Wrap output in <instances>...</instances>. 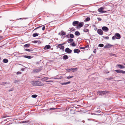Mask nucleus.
Masks as SVG:
<instances>
[{"label": "nucleus", "mask_w": 125, "mask_h": 125, "mask_svg": "<svg viewBox=\"0 0 125 125\" xmlns=\"http://www.w3.org/2000/svg\"><path fill=\"white\" fill-rule=\"evenodd\" d=\"M31 83L34 86H42L43 85V84L39 81H32Z\"/></svg>", "instance_id": "f257e3e1"}, {"label": "nucleus", "mask_w": 125, "mask_h": 125, "mask_svg": "<svg viewBox=\"0 0 125 125\" xmlns=\"http://www.w3.org/2000/svg\"><path fill=\"white\" fill-rule=\"evenodd\" d=\"M42 70V68L41 67H39L37 69H35L33 70V73H35L40 72Z\"/></svg>", "instance_id": "f03ea898"}, {"label": "nucleus", "mask_w": 125, "mask_h": 125, "mask_svg": "<svg viewBox=\"0 0 125 125\" xmlns=\"http://www.w3.org/2000/svg\"><path fill=\"white\" fill-rule=\"evenodd\" d=\"M108 92L107 91H102L99 92L98 93V94L99 95H103L104 94L108 93Z\"/></svg>", "instance_id": "7ed1b4c3"}, {"label": "nucleus", "mask_w": 125, "mask_h": 125, "mask_svg": "<svg viewBox=\"0 0 125 125\" xmlns=\"http://www.w3.org/2000/svg\"><path fill=\"white\" fill-rule=\"evenodd\" d=\"M112 46H114V45L110 43H107L106 44V45L104 46V48H110Z\"/></svg>", "instance_id": "20e7f679"}, {"label": "nucleus", "mask_w": 125, "mask_h": 125, "mask_svg": "<svg viewBox=\"0 0 125 125\" xmlns=\"http://www.w3.org/2000/svg\"><path fill=\"white\" fill-rule=\"evenodd\" d=\"M104 9L102 7H100L98 9V11L99 12L102 13H105L106 12V11L103 10H104Z\"/></svg>", "instance_id": "39448f33"}, {"label": "nucleus", "mask_w": 125, "mask_h": 125, "mask_svg": "<svg viewBox=\"0 0 125 125\" xmlns=\"http://www.w3.org/2000/svg\"><path fill=\"white\" fill-rule=\"evenodd\" d=\"M57 47L61 50H63L64 48V46L62 45V44H58L57 46Z\"/></svg>", "instance_id": "423d86ee"}, {"label": "nucleus", "mask_w": 125, "mask_h": 125, "mask_svg": "<svg viewBox=\"0 0 125 125\" xmlns=\"http://www.w3.org/2000/svg\"><path fill=\"white\" fill-rule=\"evenodd\" d=\"M65 52L68 53H70L72 52V50L69 48H67L65 49Z\"/></svg>", "instance_id": "0eeeda50"}, {"label": "nucleus", "mask_w": 125, "mask_h": 125, "mask_svg": "<svg viewBox=\"0 0 125 125\" xmlns=\"http://www.w3.org/2000/svg\"><path fill=\"white\" fill-rule=\"evenodd\" d=\"M102 29L103 31L105 32H107L109 30V29L106 26L103 27Z\"/></svg>", "instance_id": "6e6552de"}, {"label": "nucleus", "mask_w": 125, "mask_h": 125, "mask_svg": "<svg viewBox=\"0 0 125 125\" xmlns=\"http://www.w3.org/2000/svg\"><path fill=\"white\" fill-rule=\"evenodd\" d=\"M97 32L99 35H102L103 34V32L101 29H98L97 30Z\"/></svg>", "instance_id": "1a4fd4ad"}, {"label": "nucleus", "mask_w": 125, "mask_h": 125, "mask_svg": "<svg viewBox=\"0 0 125 125\" xmlns=\"http://www.w3.org/2000/svg\"><path fill=\"white\" fill-rule=\"evenodd\" d=\"M115 36L116 37V39H120L121 37L120 34L119 33H116L115 35Z\"/></svg>", "instance_id": "9d476101"}, {"label": "nucleus", "mask_w": 125, "mask_h": 125, "mask_svg": "<svg viewBox=\"0 0 125 125\" xmlns=\"http://www.w3.org/2000/svg\"><path fill=\"white\" fill-rule=\"evenodd\" d=\"M79 23L78 21H75L73 22L72 24L73 26H76L78 25Z\"/></svg>", "instance_id": "9b49d317"}, {"label": "nucleus", "mask_w": 125, "mask_h": 125, "mask_svg": "<svg viewBox=\"0 0 125 125\" xmlns=\"http://www.w3.org/2000/svg\"><path fill=\"white\" fill-rule=\"evenodd\" d=\"M116 66H118L119 68L120 69H123L125 67V66L122 64H118Z\"/></svg>", "instance_id": "f8f14e48"}, {"label": "nucleus", "mask_w": 125, "mask_h": 125, "mask_svg": "<svg viewBox=\"0 0 125 125\" xmlns=\"http://www.w3.org/2000/svg\"><path fill=\"white\" fill-rule=\"evenodd\" d=\"M80 52V50L78 49H75L74 50V52L75 53H78Z\"/></svg>", "instance_id": "ddd939ff"}, {"label": "nucleus", "mask_w": 125, "mask_h": 125, "mask_svg": "<svg viewBox=\"0 0 125 125\" xmlns=\"http://www.w3.org/2000/svg\"><path fill=\"white\" fill-rule=\"evenodd\" d=\"M78 26H79L80 27H82L83 25V22H81L79 23H78Z\"/></svg>", "instance_id": "4468645a"}, {"label": "nucleus", "mask_w": 125, "mask_h": 125, "mask_svg": "<svg viewBox=\"0 0 125 125\" xmlns=\"http://www.w3.org/2000/svg\"><path fill=\"white\" fill-rule=\"evenodd\" d=\"M70 81H68L66 82L62 83H61V84L62 85H66L68 84H69L70 83Z\"/></svg>", "instance_id": "2eb2a0df"}, {"label": "nucleus", "mask_w": 125, "mask_h": 125, "mask_svg": "<svg viewBox=\"0 0 125 125\" xmlns=\"http://www.w3.org/2000/svg\"><path fill=\"white\" fill-rule=\"evenodd\" d=\"M51 48V46L49 45H46L44 49H50Z\"/></svg>", "instance_id": "dca6fc26"}, {"label": "nucleus", "mask_w": 125, "mask_h": 125, "mask_svg": "<svg viewBox=\"0 0 125 125\" xmlns=\"http://www.w3.org/2000/svg\"><path fill=\"white\" fill-rule=\"evenodd\" d=\"M10 84L9 82H2L0 83V84L1 85H3L5 86V84Z\"/></svg>", "instance_id": "f3484780"}, {"label": "nucleus", "mask_w": 125, "mask_h": 125, "mask_svg": "<svg viewBox=\"0 0 125 125\" xmlns=\"http://www.w3.org/2000/svg\"><path fill=\"white\" fill-rule=\"evenodd\" d=\"M69 58L68 56L66 55H65L63 56V59L64 60H66L68 59Z\"/></svg>", "instance_id": "a211bd4d"}, {"label": "nucleus", "mask_w": 125, "mask_h": 125, "mask_svg": "<svg viewBox=\"0 0 125 125\" xmlns=\"http://www.w3.org/2000/svg\"><path fill=\"white\" fill-rule=\"evenodd\" d=\"M77 69V68H71V70L73 72H74L76 71Z\"/></svg>", "instance_id": "6ab92c4d"}, {"label": "nucleus", "mask_w": 125, "mask_h": 125, "mask_svg": "<svg viewBox=\"0 0 125 125\" xmlns=\"http://www.w3.org/2000/svg\"><path fill=\"white\" fill-rule=\"evenodd\" d=\"M30 45L31 44H30L28 43L24 45V46L25 47L28 48V47L30 46Z\"/></svg>", "instance_id": "aec40b11"}, {"label": "nucleus", "mask_w": 125, "mask_h": 125, "mask_svg": "<svg viewBox=\"0 0 125 125\" xmlns=\"http://www.w3.org/2000/svg\"><path fill=\"white\" fill-rule=\"evenodd\" d=\"M105 6L106 7H103V8L104 9H107V8L109 7H110V5H108V4H107V5H105Z\"/></svg>", "instance_id": "412c9836"}, {"label": "nucleus", "mask_w": 125, "mask_h": 125, "mask_svg": "<svg viewBox=\"0 0 125 125\" xmlns=\"http://www.w3.org/2000/svg\"><path fill=\"white\" fill-rule=\"evenodd\" d=\"M75 34L76 36H78L80 35V33L78 31H77L75 32Z\"/></svg>", "instance_id": "4be33fe9"}, {"label": "nucleus", "mask_w": 125, "mask_h": 125, "mask_svg": "<svg viewBox=\"0 0 125 125\" xmlns=\"http://www.w3.org/2000/svg\"><path fill=\"white\" fill-rule=\"evenodd\" d=\"M73 39H68L67 41L69 43H70V42H73Z\"/></svg>", "instance_id": "5701e85b"}, {"label": "nucleus", "mask_w": 125, "mask_h": 125, "mask_svg": "<svg viewBox=\"0 0 125 125\" xmlns=\"http://www.w3.org/2000/svg\"><path fill=\"white\" fill-rule=\"evenodd\" d=\"M8 62V60L6 59H4L3 60V62L5 63H7Z\"/></svg>", "instance_id": "b1692460"}, {"label": "nucleus", "mask_w": 125, "mask_h": 125, "mask_svg": "<svg viewBox=\"0 0 125 125\" xmlns=\"http://www.w3.org/2000/svg\"><path fill=\"white\" fill-rule=\"evenodd\" d=\"M39 34L37 33H33L32 34V36L33 37H35L38 36Z\"/></svg>", "instance_id": "393cba45"}, {"label": "nucleus", "mask_w": 125, "mask_h": 125, "mask_svg": "<svg viewBox=\"0 0 125 125\" xmlns=\"http://www.w3.org/2000/svg\"><path fill=\"white\" fill-rule=\"evenodd\" d=\"M89 30L87 29L84 28L83 29V31L85 32H87L89 31Z\"/></svg>", "instance_id": "a878e982"}, {"label": "nucleus", "mask_w": 125, "mask_h": 125, "mask_svg": "<svg viewBox=\"0 0 125 125\" xmlns=\"http://www.w3.org/2000/svg\"><path fill=\"white\" fill-rule=\"evenodd\" d=\"M66 34V33L65 32L63 31H61V35L62 36Z\"/></svg>", "instance_id": "bb28decb"}, {"label": "nucleus", "mask_w": 125, "mask_h": 125, "mask_svg": "<svg viewBox=\"0 0 125 125\" xmlns=\"http://www.w3.org/2000/svg\"><path fill=\"white\" fill-rule=\"evenodd\" d=\"M24 57L28 59H31L32 58V57L30 56H24Z\"/></svg>", "instance_id": "cd10ccee"}, {"label": "nucleus", "mask_w": 125, "mask_h": 125, "mask_svg": "<svg viewBox=\"0 0 125 125\" xmlns=\"http://www.w3.org/2000/svg\"><path fill=\"white\" fill-rule=\"evenodd\" d=\"M115 71L117 73H121V70H115Z\"/></svg>", "instance_id": "c85d7f7f"}, {"label": "nucleus", "mask_w": 125, "mask_h": 125, "mask_svg": "<svg viewBox=\"0 0 125 125\" xmlns=\"http://www.w3.org/2000/svg\"><path fill=\"white\" fill-rule=\"evenodd\" d=\"M109 54L110 55V56H115V57L116 56V55L115 54L110 53Z\"/></svg>", "instance_id": "c756f323"}, {"label": "nucleus", "mask_w": 125, "mask_h": 125, "mask_svg": "<svg viewBox=\"0 0 125 125\" xmlns=\"http://www.w3.org/2000/svg\"><path fill=\"white\" fill-rule=\"evenodd\" d=\"M70 36L71 38H73L74 37V35L72 34H70Z\"/></svg>", "instance_id": "7c9ffc66"}, {"label": "nucleus", "mask_w": 125, "mask_h": 125, "mask_svg": "<svg viewBox=\"0 0 125 125\" xmlns=\"http://www.w3.org/2000/svg\"><path fill=\"white\" fill-rule=\"evenodd\" d=\"M104 46V45L103 44H100L98 45V47H103Z\"/></svg>", "instance_id": "2f4dec72"}, {"label": "nucleus", "mask_w": 125, "mask_h": 125, "mask_svg": "<svg viewBox=\"0 0 125 125\" xmlns=\"http://www.w3.org/2000/svg\"><path fill=\"white\" fill-rule=\"evenodd\" d=\"M37 95L36 94H33L31 95V97L32 98H35L36 97Z\"/></svg>", "instance_id": "473e14b6"}, {"label": "nucleus", "mask_w": 125, "mask_h": 125, "mask_svg": "<svg viewBox=\"0 0 125 125\" xmlns=\"http://www.w3.org/2000/svg\"><path fill=\"white\" fill-rule=\"evenodd\" d=\"M25 51L28 52H31L32 51L31 49H25Z\"/></svg>", "instance_id": "72a5a7b5"}, {"label": "nucleus", "mask_w": 125, "mask_h": 125, "mask_svg": "<svg viewBox=\"0 0 125 125\" xmlns=\"http://www.w3.org/2000/svg\"><path fill=\"white\" fill-rule=\"evenodd\" d=\"M29 122V120L28 121H23L21 122L22 123H27Z\"/></svg>", "instance_id": "f704fd0d"}, {"label": "nucleus", "mask_w": 125, "mask_h": 125, "mask_svg": "<svg viewBox=\"0 0 125 125\" xmlns=\"http://www.w3.org/2000/svg\"><path fill=\"white\" fill-rule=\"evenodd\" d=\"M71 45L73 46H75L76 45L75 43L74 42H73Z\"/></svg>", "instance_id": "c9c22d12"}, {"label": "nucleus", "mask_w": 125, "mask_h": 125, "mask_svg": "<svg viewBox=\"0 0 125 125\" xmlns=\"http://www.w3.org/2000/svg\"><path fill=\"white\" fill-rule=\"evenodd\" d=\"M49 79V78L48 77H45L43 78L42 79L44 81L45 80H47Z\"/></svg>", "instance_id": "e433bc0d"}, {"label": "nucleus", "mask_w": 125, "mask_h": 125, "mask_svg": "<svg viewBox=\"0 0 125 125\" xmlns=\"http://www.w3.org/2000/svg\"><path fill=\"white\" fill-rule=\"evenodd\" d=\"M114 78L112 77H109L107 78V79L109 80H112Z\"/></svg>", "instance_id": "4c0bfd02"}, {"label": "nucleus", "mask_w": 125, "mask_h": 125, "mask_svg": "<svg viewBox=\"0 0 125 125\" xmlns=\"http://www.w3.org/2000/svg\"><path fill=\"white\" fill-rule=\"evenodd\" d=\"M90 20V18L89 17H87L85 19V20L86 21H88Z\"/></svg>", "instance_id": "58836bf2"}, {"label": "nucleus", "mask_w": 125, "mask_h": 125, "mask_svg": "<svg viewBox=\"0 0 125 125\" xmlns=\"http://www.w3.org/2000/svg\"><path fill=\"white\" fill-rule=\"evenodd\" d=\"M103 38L104 39H106L108 40L109 39V37L107 36L106 37H103Z\"/></svg>", "instance_id": "ea45409f"}, {"label": "nucleus", "mask_w": 125, "mask_h": 125, "mask_svg": "<svg viewBox=\"0 0 125 125\" xmlns=\"http://www.w3.org/2000/svg\"><path fill=\"white\" fill-rule=\"evenodd\" d=\"M73 77V76H68L67 77V78L68 79H69L72 78Z\"/></svg>", "instance_id": "a19ab883"}, {"label": "nucleus", "mask_w": 125, "mask_h": 125, "mask_svg": "<svg viewBox=\"0 0 125 125\" xmlns=\"http://www.w3.org/2000/svg\"><path fill=\"white\" fill-rule=\"evenodd\" d=\"M42 26H39V27H38L37 28H36L33 31H34L36 29H37L38 28H40Z\"/></svg>", "instance_id": "79ce46f5"}, {"label": "nucleus", "mask_w": 125, "mask_h": 125, "mask_svg": "<svg viewBox=\"0 0 125 125\" xmlns=\"http://www.w3.org/2000/svg\"><path fill=\"white\" fill-rule=\"evenodd\" d=\"M66 70L67 71V72H69L70 71H71V69H66Z\"/></svg>", "instance_id": "37998d69"}, {"label": "nucleus", "mask_w": 125, "mask_h": 125, "mask_svg": "<svg viewBox=\"0 0 125 125\" xmlns=\"http://www.w3.org/2000/svg\"><path fill=\"white\" fill-rule=\"evenodd\" d=\"M121 73H122L123 74H125V71L121 70Z\"/></svg>", "instance_id": "c03bdc74"}, {"label": "nucleus", "mask_w": 125, "mask_h": 125, "mask_svg": "<svg viewBox=\"0 0 125 125\" xmlns=\"http://www.w3.org/2000/svg\"><path fill=\"white\" fill-rule=\"evenodd\" d=\"M70 30H71L72 31H74L75 30L73 28V27L71 28Z\"/></svg>", "instance_id": "a18cd8bd"}, {"label": "nucleus", "mask_w": 125, "mask_h": 125, "mask_svg": "<svg viewBox=\"0 0 125 125\" xmlns=\"http://www.w3.org/2000/svg\"><path fill=\"white\" fill-rule=\"evenodd\" d=\"M28 18H20V19H17V20H19V19H27Z\"/></svg>", "instance_id": "49530a36"}, {"label": "nucleus", "mask_w": 125, "mask_h": 125, "mask_svg": "<svg viewBox=\"0 0 125 125\" xmlns=\"http://www.w3.org/2000/svg\"><path fill=\"white\" fill-rule=\"evenodd\" d=\"M14 89H13V88H11L9 90V92H10V91H11L13 90Z\"/></svg>", "instance_id": "de8ad7c7"}, {"label": "nucleus", "mask_w": 125, "mask_h": 125, "mask_svg": "<svg viewBox=\"0 0 125 125\" xmlns=\"http://www.w3.org/2000/svg\"><path fill=\"white\" fill-rule=\"evenodd\" d=\"M97 19L99 21H101L102 20V19L100 18H97Z\"/></svg>", "instance_id": "09e8293b"}, {"label": "nucleus", "mask_w": 125, "mask_h": 125, "mask_svg": "<svg viewBox=\"0 0 125 125\" xmlns=\"http://www.w3.org/2000/svg\"><path fill=\"white\" fill-rule=\"evenodd\" d=\"M116 38V37L115 36H113L112 37V39L113 40H115Z\"/></svg>", "instance_id": "8fccbe9b"}, {"label": "nucleus", "mask_w": 125, "mask_h": 125, "mask_svg": "<svg viewBox=\"0 0 125 125\" xmlns=\"http://www.w3.org/2000/svg\"><path fill=\"white\" fill-rule=\"evenodd\" d=\"M56 109V108H51L50 109V110H54Z\"/></svg>", "instance_id": "3c124183"}, {"label": "nucleus", "mask_w": 125, "mask_h": 125, "mask_svg": "<svg viewBox=\"0 0 125 125\" xmlns=\"http://www.w3.org/2000/svg\"><path fill=\"white\" fill-rule=\"evenodd\" d=\"M33 42L34 43H37L38 42V41H33Z\"/></svg>", "instance_id": "603ef678"}, {"label": "nucleus", "mask_w": 125, "mask_h": 125, "mask_svg": "<svg viewBox=\"0 0 125 125\" xmlns=\"http://www.w3.org/2000/svg\"><path fill=\"white\" fill-rule=\"evenodd\" d=\"M45 26H44L42 28V30L44 31L45 30Z\"/></svg>", "instance_id": "864d4df0"}, {"label": "nucleus", "mask_w": 125, "mask_h": 125, "mask_svg": "<svg viewBox=\"0 0 125 125\" xmlns=\"http://www.w3.org/2000/svg\"><path fill=\"white\" fill-rule=\"evenodd\" d=\"M21 72H17V74H21Z\"/></svg>", "instance_id": "5fc2aeb1"}, {"label": "nucleus", "mask_w": 125, "mask_h": 125, "mask_svg": "<svg viewBox=\"0 0 125 125\" xmlns=\"http://www.w3.org/2000/svg\"><path fill=\"white\" fill-rule=\"evenodd\" d=\"M80 48L81 49H85V47H80Z\"/></svg>", "instance_id": "6e6d98bb"}, {"label": "nucleus", "mask_w": 125, "mask_h": 125, "mask_svg": "<svg viewBox=\"0 0 125 125\" xmlns=\"http://www.w3.org/2000/svg\"><path fill=\"white\" fill-rule=\"evenodd\" d=\"M46 82H53V81H46Z\"/></svg>", "instance_id": "4d7b16f0"}, {"label": "nucleus", "mask_w": 125, "mask_h": 125, "mask_svg": "<svg viewBox=\"0 0 125 125\" xmlns=\"http://www.w3.org/2000/svg\"><path fill=\"white\" fill-rule=\"evenodd\" d=\"M25 69V68H22L21 69V70L22 71H24V70Z\"/></svg>", "instance_id": "13d9d810"}, {"label": "nucleus", "mask_w": 125, "mask_h": 125, "mask_svg": "<svg viewBox=\"0 0 125 125\" xmlns=\"http://www.w3.org/2000/svg\"><path fill=\"white\" fill-rule=\"evenodd\" d=\"M88 25H85L84 26V27H87L88 26Z\"/></svg>", "instance_id": "bf43d9fd"}, {"label": "nucleus", "mask_w": 125, "mask_h": 125, "mask_svg": "<svg viewBox=\"0 0 125 125\" xmlns=\"http://www.w3.org/2000/svg\"><path fill=\"white\" fill-rule=\"evenodd\" d=\"M88 47H89V45H87L85 47V48H88Z\"/></svg>", "instance_id": "052dcab7"}, {"label": "nucleus", "mask_w": 125, "mask_h": 125, "mask_svg": "<svg viewBox=\"0 0 125 125\" xmlns=\"http://www.w3.org/2000/svg\"><path fill=\"white\" fill-rule=\"evenodd\" d=\"M95 50H96V49H95V50L94 51H93V52L94 53H95V52H96V51H95Z\"/></svg>", "instance_id": "680f3d73"}, {"label": "nucleus", "mask_w": 125, "mask_h": 125, "mask_svg": "<svg viewBox=\"0 0 125 125\" xmlns=\"http://www.w3.org/2000/svg\"><path fill=\"white\" fill-rule=\"evenodd\" d=\"M94 114V115H101L99 114Z\"/></svg>", "instance_id": "e2e57ef3"}, {"label": "nucleus", "mask_w": 125, "mask_h": 125, "mask_svg": "<svg viewBox=\"0 0 125 125\" xmlns=\"http://www.w3.org/2000/svg\"><path fill=\"white\" fill-rule=\"evenodd\" d=\"M76 26V28H77V29H78L79 28V26H78V25H77V26Z\"/></svg>", "instance_id": "0e129e2a"}, {"label": "nucleus", "mask_w": 125, "mask_h": 125, "mask_svg": "<svg viewBox=\"0 0 125 125\" xmlns=\"http://www.w3.org/2000/svg\"><path fill=\"white\" fill-rule=\"evenodd\" d=\"M97 112H98V113H99L101 112V111H97Z\"/></svg>", "instance_id": "69168bd1"}, {"label": "nucleus", "mask_w": 125, "mask_h": 125, "mask_svg": "<svg viewBox=\"0 0 125 125\" xmlns=\"http://www.w3.org/2000/svg\"><path fill=\"white\" fill-rule=\"evenodd\" d=\"M69 36V35H66V36L67 37V38H68V37Z\"/></svg>", "instance_id": "338daca9"}, {"label": "nucleus", "mask_w": 125, "mask_h": 125, "mask_svg": "<svg viewBox=\"0 0 125 125\" xmlns=\"http://www.w3.org/2000/svg\"><path fill=\"white\" fill-rule=\"evenodd\" d=\"M97 28H94V30H95V31H96V30H97Z\"/></svg>", "instance_id": "774afa93"}]
</instances>
